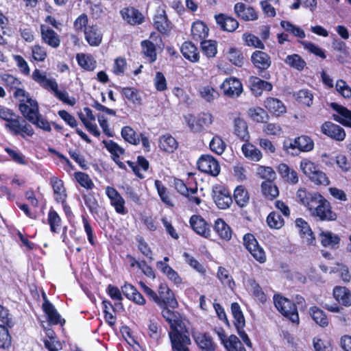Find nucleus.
Masks as SVG:
<instances>
[{
	"label": "nucleus",
	"instance_id": "obj_12",
	"mask_svg": "<svg viewBox=\"0 0 351 351\" xmlns=\"http://www.w3.org/2000/svg\"><path fill=\"white\" fill-rule=\"evenodd\" d=\"M220 88L224 96L232 99L238 98L243 91L241 82L234 77L226 78L220 85Z\"/></svg>",
	"mask_w": 351,
	"mask_h": 351
},
{
	"label": "nucleus",
	"instance_id": "obj_20",
	"mask_svg": "<svg viewBox=\"0 0 351 351\" xmlns=\"http://www.w3.org/2000/svg\"><path fill=\"white\" fill-rule=\"evenodd\" d=\"M103 143L106 149L111 154L112 159L116 165L121 169L127 171L125 165L120 160V156L123 155L125 152V149L112 140H104L103 141Z\"/></svg>",
	"mask_w": 351,
	"mask_h": 351
},
{
	"label": "nucleus",
	"instance_id": "obj_10",
	"mask_svg": "<svg viewBox=\"0 0 351 351\" xmlns=\"http://www.w3.org/2000/svg\"><path fill=\"white\" fill-rule=\"evenodd\" d=\"M184 118L190 131L194 133L201 132L212 123V115L209 113H202L197 117L189 114Z\"/></svg>",
	"mask_w": 351,
	"mask_h": 351
},
{
	"label": "nucleus",
	"instance_id": "obj_40",
	"mask_svg": "<svg viewBox=\"0 0 351 351\" xmlns=\"http://www.w3.org/2000/svg\"><path fill=\"white\" fill-rule=\"evenodd\" d=\"M156 267L160 272L165 274L169 280L173 282L174 284L180 285L182 282V280L178 272L168 264L156 262Z\"/></svg>",
	"mask_w": 351,
	"mask_h": 351
},
{
	"label": "nucleus",
	"instance_id": "obj_59",
	"mask_svg": "<svg viewBox=\"0 0 351 351\" xmlns=\"http://www.w3.org/2000/svg\"><path fill=\"white\" fill-rule=\"evenodd\" d=\"M217 278L223 285L233 289L235 286L234 281L230 274L229 271L223 267H219L217 269Z\"/></svg>",
	"mask_w": 351,
	"mask_h": 351
},
{
	"label": "nucleus",
	"instance_id": "obj_4",
	"mask_svg": "<svg viewBox=\"0 0 351 351\" xmlns=\"http://www.w3.org/2000/svg\"><path fill=\"white\" fill-rule=\"evenodd\" d=\"M0 119L5 121V128L13 136H20L25 138L34 134L32 126L27 121L12 110L3 106H0Z\"/></svg>",
	"mask_w": 351,
	"mask_h": 351
},
{
	"label": "nucleus",
	"instance_id": "obj_8",
	"mask_svg": "<svg viewBox=\"0 0 351 351\" xmlns=\"http://www.w3.org/2000/svg\"><path fill=\"white\" fill-rule=\"evenodd\" d=\"M243 240L245 247L256 261L261 264L266 262L265 252L253 234H244Z\"/></svg>",
	"mask_w": 351,
	"mask_h": 351
},
{
	"label": "nucleus",
	"instance_id": "obj_45",
	"mask_svg": "<svg viewBox=\"0 0 351 351\" xmlns=\"http://www.w3.org/2000/svg\"><path fill=\"white\" fill-rule=\"evenodd\" d=\"M241 150L245 157L250 160L258 162L262 158L261 152L249 141L245 142L241 147Z\"/></svg>",
	"mask_w": 351,
	"mask_h": 351
},
{
	"label": "nucleus",
	"instance_id": "obj_27",
	"mask_svg": "<svg viewBox=\"0 0 351 351\" xmlns=\"http://www.w3.org/2000/svg\"><path fill=\"white\" fill-rule=\"evenodd\" d=\"M331 107L338 114L333 115L334 120L351 128V110L337 103H332Z\"/></svg>",
	"mask_w": 351,
	"mask_h": 351
},
{
	"label": "nucleus",
	"instance_id": "obj_26",
	"mask_svg": "<svg viewBox=\"0 0 351 351\" xmlns=\"http://www.w3.org/2000/svg\"><path fill=\"white\" fill-rule=\"evenodd\" d=\"M213 230L220 239L225 241L231 240L233 233L232 230L222 218H217L215 220Z\"/></svg>",
	"mask_w": 351,
	"mask_h": 351
},
{
	"label": "nucleus",
	"instance_id": "obj_37",
	"mask_svg": "<svg viewBox=\"0 0 351 351\" xmlns=\"http://www.w3.org/2000/svg\"><path fill=\"white\" fill-rule=\"evenodd\" d=\"M232 198L239 207L244 208L249 204L250 197L247 188L241 184L234 189Z\"/></svg>",
	"mask_w": 351,
	"mask_h": 351
},
{
	"label": "nucleus",
	"instance_id": "obj_52",
	"mask_svg": "<svg viewBox=\"0 0 351 351\" xmlns=\"http://www.w3.org/2000/svg\"><path fill=\"white\" fill-rule=\"evenodd\" d=\"M154 26L161 33L165 34L170 30L171 26L165 11L156 14Z\"/></svg>",
	"mask_w": 351,
	"mask_h": 351
},
{
	"label": "nucleus",
	"instance_id": "obj_23",
	"mask_svg": "<svg viewBox=\"0 0 351 351\" xmlns=\"http://www.w3.org/2000/svg\"><path fill=\"white\" fill-rule=\"evenodd\" d=\"M50 184L53 192L54 200L56 203L64 202L67 199L68 195L64 181L56 176L50 178Z\"/></svg>",
	"mask_w": 351,
	"mask_h": 351
},
{
	"label": "nucleus",
	"instance_id": "obj_64",
	"mask_svg": "<svg viewBox=\"0 0 351 351\" xmlns=\"http://www.w3.org/2000/svg\"><path fill=\"white\" fill-rule=\"evenodd\" d=\"M199 95L202 99L208 102H212L219 97V92L210 86H203L199 90Z\"/></svg>",
	"mask_w": 351,
	"mask_h": 351
},
{
	"label": "nucleus",
	"instance_id": "obj_18",
	"mask_svg": "<svg viewBox=\"0 0 351 351\" xmlns=\"http://www.w3.org/2000/svg\"><path fill=\"white\" fill-rule=\"evenodd\" d=\"M82 198L86 206L88 208L90 213L95 218L102 219L103 215L108 217L107 213L101 209L99 204L98 200L94 192H88L82 195Z\"/></svg>",
	"mask_w": 351,
	"mask_h": 351
},
{
	"label": "nucleus",
	"instance_id": "obj_49",
	"mask_svg": "<svg viewBox=\"0 0 351 351\" xmlns=\"http://www.w3.org/2000/svg\"><path fill=\"white\" fill-rule=\"evenodd\" d=\"M121 137L124 141L131 145H138L140 143V138L136 131L130 126L126 125L121 128Z\"/></svg>",
	"mask_w": 351,
	"mask_h": 351
},
{
	"label": "nucleus",
	"instance_id": "obj_57",
	"mask_svg": "<svg viewBox=\"0 0 351 351\" xmlns=\"http://www.w3.org/2000/svg\"><path fill=\"white\" fill-rule=\"evenodd\" d=\"M143 52L149 63H152L156 60V45L150 40H143L141 43Z\"/></svg>",
	"mask_w": 351,
	"mask_h": 351
},
{
	"label": "nucleus",
	"instance_id": "obj_60",
	"mask_svg": "<svg viewBox=\"0 0 351 351\" xmlns=\"http://www.w3.org/2000/svg\"><path fill=\"white\" fill-rule=\"evenodd\" d=\"M308 179L311 182H313L315 185L317 186H328L330 183V181L327 176V175L320 170V169H317L314 173H313Z\"/></svg>",
	"mask_w": 351,
	"mask_h": 351
},
{
	"label": "nucleus",
	"instance_id": "obj_24",
	"mask_svg": "<svg viewBox=\"0 0 351 351\" xmlns=\"http://www.w3.org/2000/svg\"><path fill=\"white\" fill-rule=\"evenodd\" d=\"M40 35L42 40L49 47L56 49L60 45V36L49 27L41 25Z\"/></svg>",
	"mask_w": 351,
	"mask_h": 351
},
{
	"label": "nucleus",
	"instance_id": "obj_62",
	"mask_svg": "<svg viewBox=\"0 0 351 351\" xmlns=\"http://www.w3.org/2000/svg\"><path fill=\"white\" fill-rule=\"evenodd\" d=\"M209 147L213 152L221 155L226 148V144L219 136L215 135L211 139Z\"/></svg>",
	"mask_w": 351,
	"mask_h": 351
},
{
	"label": "nucleus",
	"instance_id": "obj_46",
	"mask_svg": "<svg viewBox=\"0 0 351 351\" xmlns=\"http://www.w3.org/2000/svg\"><path fill=\"white\" fill-rule=\"evenodd\" d=\"M248 117L254 122L263 123H266L269 116L265 110L261 107H252L247 110Z\"/></svg>",
	"mask_w": 351,
	"mask_h": 351
},
{
	"label": "nucleus",
	"instance_id": "obj_30",
	"mask_svg": "<svg viewBox=\"0 0 351 351\" xmlns=\"http://www.w3.org/2000/svg\"><path fill=\"white\" fill-rule=\"evenodd\" d=\"M234 134L243 142H248L250 140V133L247 122L241 117L234 119Z\"/></svg>",
	"mask_w": 351,
	"mask_h": 351
},
{
	"label": "nucleus",
	"instance_id": "obj_35",
	"mask_svg": "<svg viewBox=\"0 0 351 351\" xmlns=\"http://www.w3.org/2000/svg\"><path fill=\"white\" fill-rule=\"evenodd\" d=\"M84 36L91 46H99L102 40V34L97 25H88L84 29Z\"/></svg>",
	"mask_w": 351,
	"mask_h": 351
},
{
	"label": "nucleus",
	"instance_id": "obj_36",
	"mask_svg": "<svg viewBox=\"0 0 351 351\" xmlns=\"http://www.w3.org/2000/svg\"><path fill=\"white\" fill-rule=\"evenodd\" d=\"M32 77V79L43 88L47 90H56L57 82L55 80L47 78L46 74L42 73L39 69H36Z\"/></svg>",
	"mask_w": 351,
	"mask_h": 351
},
{
	"label": "nucleus",
	"instance_id": "obj_47",
	"mask_svg": "<svg viewBox=\"0 0 351 351\" xmlns=\"http://www.w3.org/2000/svg\"><path fill=\"white\" fill-rule=\"evenodd\" d=\"M147 326L148 336L154 341H159L162 336V328L160 322L155 319H150Z\"/></svg>",
	"mask_w": 351,
	"mask_h": 351
},
{
	"label": "nucleus",
	"instance_id": "obj_28",
	"mask_svg": "<svg viewBox=\"0 0 351 351\" xmlns=\"http://www.w3.org/2000/svg\"><path fill=\"white\" fill-rule=\"evenodd\" d=\"M335 300L343 306H351V291L346 287L335 286L332 289Z\"/></svg>",
	"mask_w": 351,
	"mask_h": 351
},
{
	"label": "nucleus",
	"instance_id": "obj_61",
	"mask_svg": "<svg viewBox=\"0 0 351 351\" xmlns=\"http://www.w3.org/2000/svg\"><path fill=\"white\" fill-rule=\"evenodd\" d=\"M0 324L8 328H13L15 324L13 315L10 310L2 304H0Z\"/></svg>",
	"mask_w": 351,
	"mask_h": 351
},
{
	"label": "nucleus",
	"instance_id": "obj_56",
	"mask_svg": "<svg viewBox=\"0 0 351 351\" xmlns=\"http://www.w3.org/2000/svg\"><path fill=\"white\" fill-rule=\"evenodd\" d=\"M6 326L0 324V349L9 350L12 346V336L10 329Z\"/></svg>",
	"mask_w": 351,
	"mask_h": 351
},
{
	"label": "nucleus",
	"instance_id": "obj_25",
	"mask_svg": "<svg viewBox=\"0 0 351 351\" xmlns=\"http://www.w3.org/2000/svg\"><path fill=\"white\" fill-rule=\"evenodd\" d=\"M277 171L285 182L291 185H295L298 183V173L286 163L279 164L277 167Z\"/></svg>",
	"mask_w": 351,
	"mask_h": 351
},
{
	"label": "nucleus",
	"instance_id": "obj_15",
	"mask_svg": "<svg viewBox=\"0 0 351 351\" xmlns=\"http://www.w3.org/2000/svg\"><path fill=\"white\" fill-rule=\"evenodd\" d=\"M263 105L267 113L271 114L272 117H280L287 113V106L279 99L274 97H267L263 103Z\"/></svg>",
	"mask_w": 351,
	"mask_h": 351
},
{
	"label": "nucleus",
	"instance_id": "obj_34",
	"mask_svg": "<svg viewBox=\"0 0 351 351\" xmlns=\"http://www.w3.org/2000/svg\"><path fill=\"white\" fill-rule=\"evenodd\" d=\"M215 19L220 29L223 31L232 32L239 27V23L235 19L223 14L216 15Z\"/></svg>",
	"mask_w": 351,
	"mask_h": 351
},
{
	"label": "nucleus",
	"instance_id": "obj_7",
	"mask_svg": "<svg viewBox=\"0 0 351 351\" xmlns=\"http://www.w3.org/2000/svg\"><path fill=\"white\" fill-rule=\"evenodd\" d=\"M212 198L217 208L222 210L229 208L233 201L230 191L222 184L213 186Z\"/></svg>",
	"mask_w": 351,
	"mask_h": 351
},
{
	"label": "nucleus",
	"instance_id": "obj_50",
	"mask_svg": "<svg viewBox=\"0 0 351 351\" xmlns=\"http://www.w3.org/2000/svg\"><path fill=\"white\" fill-rule=\"evenodd\" d=\"M296 144L298 146V152H309L314 149L315 143L312 138L308 135L302 134L296 137Z\"/></svg>",
	"mask_w": 351,
	"mask_h": 351
},
{
	"label": "nucleus",
	"instance_id": "obj_63",
	"mask_svg": "<svg viewBox=\"0 0 351 351\" xmlns=\"http://www.w3.org/2000/svg\"><path fill=\"white\" fill-rule=\"evenodd\" d=\"M300 167L303 173L309 178L319 168V165L308 158H303L300 163Z\"/></svg>",
	"mask_w": 351,
	"mask_h": 351
},
{
	"label": "nucleus",
	"instance_id": "obj_33",
	"mask_svg": "<svg viewBox=\"0 0 351 351\" xmlns=\"http://www.w3.org/2000/svg\"><path fill=\"white\" fill-rule=\"evenodd\" d=\"M123 19L130 25H139L143 23V14L134 8H125L121 11Z\"/></svg>",
	"mask_w": 351,
	"mask_h": 351
},
{
	"label": "nucleus",
	"instance_id": "obj_58",
	"mask_svg": "<svg viewBox=\"0 0 351 351\" xmlns=\"http://www.w3.org/2000/svg\"><path fill=\"white\" fill-rule=\"evenodd\" d=\"M137 243L138 250L149 261L152 262L154 261L153 252L149 247V244L145 241L143 237H137L136 238Z\"/></svg>",
	"mask_w": 351,
	"mask_h": 351
},
{
	"label": "nucleus",
	"instance_id": "obj_22",
	"mask_svg": "<svg viewBox=\"0 0 351 351\" xmlns=\"http://www.w3.org/2000/svg\"><path fill=\"white\" fill-rule=\"evenodd\" d=\"M249 82L250 89L256 97L261 96L264 90L270 92L273 89V85L271 82L261 80L256 76H251Z\"/></svg>",
	"mask_w": 351,
	"mask_h": 351
},
{
	"label": "nucleus",
	"instance_id": "obj_13",
	"mask_svg": "<svg viewBox=\"0 0 351 351\" xmlns=\"http://www.w3.org/2000/svg\"><path fill=\"white\" fill-rule=\"evenodd\" d=\"M191 229L197 234L209 239L211 237V224L208 223L201 215H193L189 219Z\"/></svg>",
	"mask_w": 351,
	"mask_h": 351
},
{
	"label": "nucleus",
	"instance_id": "obj_38",
	"mask_svg": "<svg viewBox=\"0 0 351 351\" xmlns=\"http://www.w3.org/2000/svg\"><path fill=\"white\" fill-rule=\"evenodd\" d=\"M261 190L263 196L267 200L272 201L279 195V189L274 181H263Z\"/></svg>",
	"mask_w": 351,
	"mask_h": 351
},
{
	"label": "nucleus",
	"instance_id": "obj_31",
	"mask_svg": "<svg viewBox=\"0 0 351 351\" xmlns=\"http://www.w3.org/2000/svg\"><path fill=\"white\" fill-rule=\"evenodd\" d=\"M234 9L237 16L244 21H254L258 19L255 10L252 7H247L243 3H236Z\"/></svg>",
	"mask_w": 351,
	"mask_h": 351
},
{
	"label": "nucleus",
	"instance_id": "obj_1",
	"mask_svg": "<svg viewBox=\"0 0 351 351\" xmlns=\"http://www.w3.org/2000/svg\"><path fill=\"white\" fill-rule=\"evenodd\" d=\"M296 197L316 220L332 222L337 219L338 214L333 209L331 203L321 193H311L304 188H300L296 192Z\"/></svg>",
	"mask_w": 351,
	"mask_h": 351
},
{
	"label": "nucleus",
	"instance_id": "obj_11",
	"mask_svg": "<svg viewBox=\"0 0 351 351\" xmlns=\"http://www.w3.org/2000/svg\"><path fill=\"white\" fill-rule=\"evenodd\" d=\"M105 193L109 199L110 205L114 208L117 213L125 215L128 210L125 207V201L120 193L113 186H107Z\"/></svg>",
	"mask_w": 351,
	"mask_h": 351
},
{
	"label": "nucleus",
	"instance_id": "obj_54",
	"mask_svg": "<svg viewBox=\"0 0 351 351\" xmlns=\"http://www.w3.org/2000/svg\"><path fill=\"white\" fill-rule=\"evenodd\" d=\"M267 226L275 230L280 229L285 225L283 217L277 212L271 211L266 218Z\"/></svg>",
	"mask_w": 351,
	"mask_h": 351
},
{
	"label": "nucleus",
	"instance_id": "obj_16",
	"mask_svg": "<svg viewBox=\"0 0 351 351\" xmlns=\"http://www.w3.org/2000/svg\"><path fill=\"white\" fill-rule=\"evenodd\" d=\"M43 303L42 304V309L46 315L47 321L52 325L60 324L63 326L66 321L61 317L55 306L49 301L45 293H43Z\"/></svg>",
	"mask_w": 351,
	"mask_h": 351
},
{
	"label": "nucleus",
	"instance_id": "obj_29",
	"mask_svg": "<svg viewBox=\"0 0 351 351\" xmlns=\"http://www.w3.org/2000/svg\"><path fill=\"white\" fill-rule=\"evenodd\" d=\"M178 145L177 140L169 133L163 134L159 138L158 147L161 151L166 153L175 152L178 148Z\"/></svg>",
	"mask_w": 351,
	"mask_h": 351
},
{
	"label": "nucleus",
	"instance_id": "obj_3",
	"mask_svg": "<svg viewBox=\"0 0 351 351\" xmlns=\"http://www.w3.org/2000/svg\"><path fill=\"white\" fill-rule=\"evenodd\" d=\"M156 304L161 309V315L167 324L177 323L182 319V315L175 309L179 306L174 292L166 283H160L158 289Z\"/></svg>",
	"mask_w": 351,
	"mask_h": 351
},
{
	"label": "nucleus",
	"instance_id": "obj_21",
	"mask_svg": "<svg viewBox=\"0 0 351 351\" xmlns=\"http://www.w3.org/2000/svg\"><path fill=\"white\" fill-rule=\"evenodd\" d=\"M192 337L201 351H215L217 345L208 332H195Z\"/></svg>",
	"mask_w": 351,
	"mask_h": 351
},
{
	"label": "nucleus",
	"instance_id": "obj_6",
	"mask_svg": "<svg viewBox=\"0 0 351 351\" xmlns=\"http://www.w3.org/2000/svg\"><path fill=\"white\" fill-rule=\"evenodd\" d=\"M186 181L181 179L175 180V188L178 193L187 199V203L193 206L201 204L202 199L198 196V184L192 173H188Z\"/></svg>",
	"mask_w": 351,
	"mask_h": 351
},
{
	"label": "nucleus",
	"instance_id": "obj_5",
	"mask_svg": "<svg viewBox=\"0 0 351 351\" xmlns=\"http://www.w3.org/2000/svg\"><path fill=\"white\" fill-rule=\"evenodd\" d=\"M169 326V337L172 351H191L189 346L191 339L183 319L177 323L171 322Z\"/></svg>",
	"mask_w": 351,
	"mask_h": 351
},
{
	"label": "nucleus",
	"instance_id": "obj_48",
	"mask_svg": "<svg viewBox=\"0 0 351 351\" xmlns=\"http://www.w3.org/2000/svg\"><path fill=\"white\" fill-rule=\"evenodd\" d=\"M231 313L234 317V326L236 329L245 326V317L238 302L231 304Z\"/></svg>",
	"mask_w": 351,
	"mask_h": 351
},
{
	"label": "nucleus",
	"instance_id": "obj_53",
	"mask_svg": "<svg viewBox=\"0 0 351 351\" xmlns=\"http://www.w3.org/2000/svg\"><path fill=\"white\" fill-rule=\"evenodd\" d=\"M74 180L80 185L81 187L86 190H92L95 188V184L90 178L89 175L85 172L76 171L73 174Z\"/></svg>",
	"mask_w": 351,
	"mask_h": 351
},
{
	"label": "nucleus",
	"instance_id": "obj_41",
	"mask_svg": "<svg viewBox=\"0 0 351 351\" xmlns=\"http://www.w3.org/2000/svg\"><path fill=\"white\" fill-rule=\"evenodd\" d=\"M208 28L206 25L202 21L194 22L191 27L192 38L198 42L202 41L208 35Z\"/></svg>",
	"mask_w": 351,
	"mask_h": 351
},
{
	"label": "nucleus",
	"instance_id": "obj_42",
	"mask_svg": "<svg viewBox=\"0 0 351 351\" xmlns=\"http://www.w3.org/2000/svg\"><path fill=\"white\" fill-rule=\"evenodd\" d=\"M47 224L49 226L50 231L52 233H58L61 229L62 220L60 215L51 207L49 210L47 219Z\"/></svg>",
	"mask_w": 351,
	"mask_h": 351
},
{
	"label": "nucleus",
	"instance_id": "obj_39",
	"mask_svg": "<svg viewBox=\"0 0 351 351\" xmlns=\"http://www.w3.org/2000/svg\"><path fill=\"white\" fill-rule=\"evenodd\" d=\"M295 225L299 229L301 237L306 239L308 244H312L315 241L313 232L309 224L302 218H297Z\"/></svg>",
	"mask_w": 351,
	"mask_h": 351
},
{
	"label": "nucleus",
	"instance_id": "obj_14",
	"mask_svg": "<svg viewBox=\"0 0 351 351\" xmlns=\"http://www.w3.org/2000/svg\"><path fill=\"white\" fill-rule=\"evenodd\" d=\"M19 110L23 117V119L29 122L32 121L33 119L40 112L38 102L31 97L21 99Z\"/></svg>",
	"mask_w": 351,
	"mask_h": 351
},
{
	"label": "nucleus",
	"instance_id": "obj_43",
	"mask_svg": "<svg viewBox=\"0 0 351 351\" xmlns=\"http://www.w3.org/2000/svg\"><path fill=\"white\" fill-rule=\"evenodd\" d=\"M319 238L322 245L325 247H337L341 241L337 234L330 231H322L319 233Z\"/></svg>",
	"mask_w": 351,
	"mask_h": 351
},
{
	"label": "nucleus",
	"instance_id": "obj_44",
	"mask_svg": "<svg viewBox=\"0 0 351 351\" xmlns=\"http://www.w3.org/2000/svg\"><path fill=\"white\" fill-rule=\"evenodd\" d=\"M309 314L313 320L319 326L324 328L328 325V318L325 312L317 306L309 308Z\"/></svg>",
	"mask_w": 351,
	"mask_h": 351
},
{
	"label": "nucleus",
	"instance_id": "obj_9",
	"mask_svg": "<svg viewBox=\"0 0 351 351\" xmlns=\"http://www.w3.org/2000/svg\"><path fill=\"white\" fill-rule=\"evenodd\" d=\"M197 167L201 172L213 177H217L221 171L218 160L210 154L202 155L197 161Z\"/></svg>",
	"mask_w": 351,
	"mask_h": 351
},
{
	"label": "nucleus",
	"instance_id": "obj_32",
	"mask_svg": "<svg viewBox=\"0 0 351 351\" xmlns=\"http://www.w3.org/2000/svg\"><path fill=\"white\" fill-rule=\"evenodd\" d=\"M122 291L128 300L138 305L145 304L146 300L145 298L132 285L125 283L122 287Z\"/></svg>",
	"mask_w": 351,
	"mask_h": 351
},
{
	"label": "nucleus",
	"instance_id": "obj_17",
	"mask_svg": "<svg viewBox=\"0 0 351 351\" xmlns=\"http://www.w3.org/2000/svg\"><path fill=\"white\" fill-rule=\"evenodd\" d=\"M115 88L121 94L125 101L132 103L134 106L143 104V92L140 89L132 86L121 87L119 86H116Z\"/></svg>",
	"mask_w": 351,
	"mask_h": 351
},
{
	"label": "nucleus",
	"instance_id": "obj_2",
	"mask_svg": "<svg viewBox=\"0 0 351 351\" xmlns=\"http://www.w3.org/2000/svg\"><path fill=\"white\" fill-rule=\"evenodd\" d=\"M273 300L274 306L284 318L293 325L300 324L298 308L304 309L306 306L302 295L297 294L293 299H290L280 294H274Z\"/></svg>",
	"mask_w": 351,
	"mask_h": 351
},
{
	"label": "nucleus",
	"instance_id": "obj_19",
	"mask_svg": "<svg viewBox=\"0 0 351 351\" xmlns=\"http://www.w3.org/2000/svg\"><path fill=\"white\" fill-rule=\"evenodd\" d=\"M321 132L336 141H343L346 136L342 127L331 121H325L321 126Z\"/></svg>",
	"mask_w": 351,
	"mask_h": 351
},
{
	"label": "nucleus",
	"instance_id": "obj_55",
	"mask_svg": "<svg viewBox=\"0 0 351 351\" xmlns=\"http://www.w3.org/2000/svg\"><path fill=\"white\" fill-rule=\"evenodd\" d=\"M223 346L226 351H246L244 346L235 335H230Z\"/></svg>",
	"mask_w": 351,
	"mask_h": 351
},
{
	"label": "nucleus",
	"instance_id": "obj_51",
	"mask_svg": "<svg viewBox=\"0 0 351 351\" xmlns=\"http://www.w3.org/2000/svg\"><path fill=\"white\" fill-rule=\"evenodd\" d=\"M181 51L186 59L192 62H195L199 60V53L197 49L191 42H185L181 48Z\"/></svg>",
	"mask_w": 351,
	"mask_h": 351
}]
</instances>
